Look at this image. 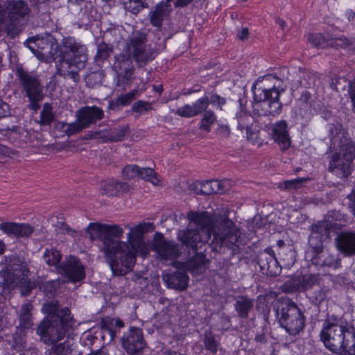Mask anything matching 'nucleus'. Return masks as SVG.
<instances>
[{
	"label": "nucleus",
	"mask_w": 355,
	"mask_h": 355,
	"mask_svg": "<svg viewBox=\"0 0 355 355\" xmlns=\"http://www.w3.org/2000/svg\"><path fill=\"white\" fill-rule=\"evenodd\" d=\"M16 76L26 97L35 98L37 96H44V87L37 75L28 72L23 68H17Z\"/></svg>",
	"instance_id": "nucleus-13"
},
{
	"label": "nucleus",
	"mask_w": 355,
	"mask_h": 355,
	"mask_svg": "<svg viewBox=\"0 0 355 355\" xmlns=\"http://www.w3.org/2000/svg\"><path fill=\"white\" fill-rule=\"evenodd\" d=\"M103 78V73L100 71H92L85 78L86 85L89 87H94L101 84Z\"/></svg>",
	"instance_id": "nucleus-45"
},
{
	"label": "nucleus",
	"mask_w": 355,
	"mask_h": 355,
	"mask_svg": "<svg viewBox=\"0 0 355 355\" xmlns=\"http://www.w3.org/2000/svg\"><path fill=\"white\" fill-rule=\"evenodd\" d=\"M24 44L40 59L46 62L55 60L59 45L55 37L50 33H42L28 38Z\"/></svg>",
	"instance_id": "nucleus-9"
},
{
	"label": "nucleus",
	"mask_w": 355,
	"mask_h": 355,
	"mask_svg": "<svg viewBox=\"0 0 355 355\" xmlns=\"http://www.w3.org/2000/svg\"><path fill=\"white\" fill-rule=\"evenodd\" d=\"M131 103L128 96L125 94H121L117 98L109 101L108 109L116 110L120 109L121 107L126 106Z\"/></svg>",
	"instance_id": "nucleus-48"
},
{
	"label": "nucleus",
	"mask_w": 355,
	"mask_h": 355,
	"mask_svg": "<svg viewBox=\"0 0 355 355\" xmlns=\"http://www.w3.org/2000/svg\"><path fill=\"white\" fill-rule=\"evenodd\" d=\"M339 131L340 128H338L337 125L334 124L329 125V137H331V139L338 135Z\"/></svg>",
	"instance_id": "nucleus-63"
},
{
	"label": "nucleus",
	"mask_w": 355,
	"mask_h": 355,
	"mask_svg": "<svg viewBox=\"0 0 355 355\" xmlns=\"http://www.w3.org/2000/svg\"><path fill=\"white\" fill-rule=\"evenodd\" d=\"M146 33L135 31L128 38L123 52L114 56L112 69L116 73L117 87L125 90L131 85L135 70L132 60L139 68H143L154 60L159 54L155 47L146 44Z\"/></svg>",
	"instance_id": "nucleus-3"
},
{
	"label": "nucleus",
	"mask_w": 355,
	"mask_h": 355,
	"mask_svg": "<svg viewBox=\"0 0 355 355\" xmlns=\"http://www.w3.org/2000/svg\"><path fill=\"white\" fill-rule=\"evenodd\" d=\"M337 250L346 257L355 254V232L352 231H342L335 239Z\"/></svg>",
	"instance_id": "nucleus-24"
},
{
	"label": "nucleus",
	"mask_w": 355,
	"mask_h": 355,
	"mask_svg": "<svg viewBox=\"0 0 355 355\" xmlns=\"http://www.w3.org/2000/svg\"><path fill=\"white\" fill-rule=\"evenodd\" d=\"M121 344L127 354L141 355L146 347L142 329L138 327H130L121 337Z\"/></svg>",
	"instance_id": "nucleus-16"
},
{
	"label": "nucleus",
	"mask_w": 355,
	"mask_h": 355,
	"mask_svg": "<svg viewBox=\"0 0 355 355\" xmlns=\"http://www.w3.org/2000/svg\"><path fill=\"white\" fill-rule=\"evenodd\" d=\"M202 112L203 114L199 123V128L209 132L211 130V127L216 121V115L211 110L206 109Z\"/></svg>",
	"instance_id": "nucleus-37"
},
{
	"label": "nucleus",
	"mask_w": 355,
	"mask_h": 355,
	"mask_svg": "<svg viewBox=\"0 0 355 355\" xmlns=\"http://www.w3.org/2000/svg\"><path fill=\"white\" fill-rule=\"evenodd\" d=\"M62 49V58L59 60H67L77 63L79 67H85L87 61V46L73 37H64L61 42Z\"/></svg>",
	"instance_id": "nucleus-10"
},
{
	"label": "nucleus",
	"mask_w": 355,
	"mask_h": 355,
	"mask_svg": "<svg viewBox=\"0 0 355 355\" xmlns=\"http://www.w3.org/2000/svg\"><path fill=\"white\" fill-rule=\"evenodd\" d=\"M205 349L213 354H216L220 345L216 340L215 334L210 330H206L202 338Z\"/></svg>",
	"instance_id": "nucleus-36"
},
{
	"label": "nucleus",
	"mask_w": 355,
	"mask_h": 355,
	"mask_svg": "<svg viewBox=\"0 0 355 355\" xmlns=\"http://www.w3.org/2000/svg\"><path fill=\"white\" fill-rule=\"evenodd\" d=\"M308 40L310 44L316 48L324 49L327 46L335 44L336 46H339L341 47L348 46L349 45L355 46L354 43H351L349 40L345 37H340L335 40V42L332 40H329L326 39L322 34L320 33H311L308 35Z\"/></svg>",
	"instance_id": "nucleus-28"
},
{
	"label": "nucleus",
	"mask_w": 355,
	"mask_h": 355,
	"mask_svg": "<svg viewBox=\"0 0 355 355\" xmlns=\"http://www.w3.org/2000/svg\"><path fill=\"white\" fill-rule=\"evenodd\" d=\"M305 258L316 266L327 267L334 270L341 267V260L338 255L332 254L328 250H324V246L317 249L307 250Z\"/></svg>",
	"instance_id": "nucleus-17"
},
{
	"label": "nucleus",
	"mask_w": 355,
	"mask_h": 355,
	"mask_svg": "<svg viewBox=\"0 0 355 355\" xmlns=\"http://www.w3.org/2000/svg\"><path fill=\"white\" fill-rule=\"evenodd\" d=\"M153 110L152 103L144 101L139 100L133 103L132 110L140 115L145 114Z\"/></svg>",
	"instance_id": "nucleus-49"
},
{
	"label": "nucleus",
	"mask_w": 355,
	"mask_h": 355,
	"mask_svg": "<svg viewBox=\"0 0 355 355\" xmlns=\"http://www.w3.org/2000/svg\"><path fill=\"white\" fill-rule=\"evenodd\" d=\"M116 187L117 189V196L128 193L130 191V186L126 182H122L116 180Z\"/></svg>",
	"instance_id": "nucleus-59"
},
{
	"label": "nucleus",
	"mask_w": 355,
	"mask_h": 355,
	"mask_svg": "<svg viewBox=\"0 0 355 355\" xmlns=\"http://www.w3.org/2000/svg\"><path fill=\"white\" fill-rule=\"evenodd\" d=\"M110 141L117 142L122 141L129 131V125L128 124L119 125L114 128H110Z\"/></svg>",
	"instance_id": "nucleus-40"
},
{
	"label": "nucleus",
	"mask_w": 355,
	"mask_h": 355,
	"mask_svg": "<svg viewBox=\"0 0 355 355\" xmlns=\"http://www.w3.org/2000/svg\"><path fill=\"white\" fill-rule=\"evenodd\" d=\"M44 96H37V98H28L30 102L29 107L32 110H37L40 108V105L38 104L39 102L42 101Z\"/></svg>",
	"instance_id": "nucleus-61"
},
{
	"label": "nucleus",
	"mask_w": 355,
	"mask_h": 355,
	"mask_svg": "<svg viewBox=\"0 0 355 355\" xmlns=\"http://www.w3.org/2000/svg\"><path fill=\"white\" fill-rule=\"evenodd\" d=\"M238 119V128L241 130L250 129L251 116L246 113L240 112L236 114Z\"/></svg>",
	"instance_id": "nucleus-52"
},
{
	"label": "nucleus",
	"mask_w": 355,
	"mask_h": 355,
	"mask_svg": "<svg viewBox=\"0 0 355 355\" xmlns=\"http://www.w3.org/2000/svg\"><path fill=\"white\" fill-rule=\"evenodd\" d=\"M307 180H309L308 178H296L294 180H286L284 181L282 184H281L280 187H282V185H284V189H297L302 186L303 182H305Z\"/></svg>",
	"instance_id": "nucleus-55"
},
{
	"label": "nucleus",
	"mask_w": 355,
	"mask_h": 355,
	"mask_svg": "<svg viewBox=\"0 0 355 355\" xmlns=\"http://www.w3.org/2000/svg\"><path fill=\"white\" fill-rule=\"evenodd\" d=\"M47 315L38 324L36 333L44 344H53L64 339L74 324L69 308L60 309L58 303L43 306Z\"/></svg>",
	"instance_id": "nucleus-5"
},
{
	"label": "nucleus",
	"mask_w": 355,
	"mask_h": 355,
	"mask_svg": "<svg viewBox=\"0 0 355 355\" xmlns=\"http://www.w3.org/2000/svg\"><path fill=\"white\" fill-rule=\"evenodd\" d=\"M347 198L349 200V207L355 216V191H352L349 194H348Z\"/></svg>",
	"instance_id": "nucleus-62"
},
{
	"label": "nucleus",
	"mask_w": 355,
	"mask_h": 355,
	"mask_svg": "<svg viewBox=\"0 0 355 355\" xmlns=\"http://www.w3.org/2000/svg\"><path fill=\"white\" fill-rule=\"evenodd\" d=\"M298 103L302 109H304L306 112L311 111V95L307 91H304L300 98L298 100Z\"/></svg>",
	"instance_id": "nucleus-54"
},
{
	"label": "nucleus",
	"mask_w": 355,
	"mask_h": 355,
	"mask_svg": "<svg viewBox=\"0 0 355 355\" xmlns=\"http://www.w3.org/2000/svg\"><path fill=\"white\" fill-rule=\"evenodd\" d=\"M350 96L353 105V111L355 113V82L350 85Z\"/></svg>",
	"instance_id": "nucleus-64"
},
{
	"label": "nucleus",
	"mask_w": 355,
	"mask_h": 355,
	"mask_svg": "<svg viewBox=\"0 0 355 355\" xmlns=\"http://www.w3.org/2000/svg\"><path fill=\"white\" fill-rule=\"evenodd\" d=\"M276 315L281 327L291 336H296L305 327L306 317L304 311L291 300L279 303L276 309Z\"/></svg>",
	"instance_id": "nucleus-6"
},
{
	"label": "nucleus",
	"mask_w": 355,
	"mask_h": 355,
	"mask_svg": "<svg viewBox=\"0 0 355 355\" xmlns=\"http://www.w3.org/2000/svg\"><path fill=\"white\" fill-rule=\"evenodd\" d=\"M10 114L9 105L0 100V119L8 116Z\"/></svg>",
	"instance_id": "nucleus-60"
},
{
	"label": "nucleus",
	"mask_w": 355,
	"mask_h": 355,
	"mask_svg": "<svg viewBox=\"0 0 355 355\" xmlns=\"http://www.w3.org/2000/svg\"><path fill=\"white\" fill-rule=\"evenodd\" d=\"M102 193L109 196H117V189L116 187V180H110L105 182L101 188Z\"/></svg>",
	"instance_id": "nucleus-53"
},
{
	"label": "nucleus",
	"mask_w": 355,
	"mask_h": 355,
	"mask_svg": "<svg viewBox=\"0 0 355 355\" xmlns=\"http://www.w3.org/2000/svg\"><path fill=\"white\" fill-rule=\"evenodd\" d=\"M139 177L150 182L153 185L159 184V180L157 178L156 173L151 168H139Z\"/></svg>",
	"instance_id": "nucleus-46"
},
{
	"label": "nucleus",
	"mask_w": 355,
	"mask_h": 355,
	"mask_svg": "<svg viewBox=\"0 0 355 355\" xmlns=\"http://www.w3.org/2000/svg\"><path fill=\"white\" fill-rule=\"evenodd\" d=\"M71 352L69 345L65 343L53 345L46 351L45 355H68Z\"/></svg>",
	"instance_id": "nucleus-47"
},
{
	"label": "nucleus",
	"mask_w": 355,
	"mask_h": 355,
	"mask_svg": "<svg viewBox=\"0 0 355 355\" xmlns=\"http://www.w3.org/2000/svg\"><path fill=\"white\" fill-rule=\"evenodd\" d=\"M331 290L327 286L320 287L319 289L315 290L310 296L311 302L313 304L319 306L321 303L327 300Z\"/></svg>",
	"instance_id": "nucleus-38"
},
{
	"label": "nucleus",
	"mask_w": 355,
	"mask_h": 355,
	"mask_svg": "<svg viewBox=\"0 0 355 355\" xmlns=\"http://www.w3.org/2000/svg\"><path fill=\"white\" fill-rule=\"evenodd\" d=\"M234 307L239 318L248 319L254 308L253 300L246 295H239L235 299Z\"/></svg>",
	"instance_id": "nucleus-30"
},
{
	"label": "nucleus",
	"mask_w": 355,
	"mask_h": 355,
	"mask_svg": "<svg viewBox=\"0 0 355 355\" xmlns=\"http://www.w3.org/2000/svg\"><path fill=\"white\" fill-rule=\"evenodd\" d=\"M162 279L168 288L184 291L187 288L189 277L182 271H174L163 274Z\"/></svg>",
	"instance_id": "nucleus-27"
},
{
	"label": "nucleus",
	"mask_w": 355,
	"mask_h": 355,
	"mask_svg": "<svg viewBox=\"0 0 355 355\" xmlns=\"http://www.w3.org/2000/svg\"><path fill=\"white\" fill-rule=\"evenodd\" d=\"M124 178L130 180L139 177V167L135 164L126 165L122 170Z\"/></svg>",
	"instance_id": "nucleus-51"
},
{
	"label": "nucleus",
	"mask_w": 355,
	"mask_h": 355,
	"mask_svg": "<svg viewBox=\"0 0 355 355\" xmlns=\"http://www.w3.org/2000/svg\"><path fill=\"white\" fill-rule=\"evenodd\" d=\"M101 332L99 335L101 338L107 343H110L116 337L119 330L124 327V322L120 318L106 317L102 318L101 322Z\"/></svg>",
	"instance_id": "nucleus-21"
},
{
	"label": "nucleus",
	"mask_w": 355,
	"mask_h": 355,
	"mask_svg": "<svg viewBox=\"0 0 355 355\" xmlns=\"http://www.w3.org/2000/svg\"><path fill=\"white\" fill-rule=\"evenodd\" d=\"M113 51V46L111 44L101 41L97 44V52L94 56L95 62L101 65L108 59Z\"/></svg>",
	"instance_id": "nucleus-33"
},
{
	"label": "nucleus",
	"mask_w": 355,
	"mask_h": 355,
	"mask_svg": "<svg viewBox=\"0 0 355 355\" xmlns=\"http://www.w3.org/2000/svg\"><path fill=\"white\" fill-rule=\"evenodd\" d=\"M96 11L92 8L89 9L87 6L82 8L79 17V25L82 26H89L95 21Z\"/></svg>",
	"instance_id": "nucleus-39"
},
{
	"label": "nucleus",
	"mask_w": 355,
	"mask_h": 355,
	"mask_svg": "<svg viewBox=\"0 0 355 355\" xmlns=\"http://www.w3.org/2000/svg\"><path fill=\"white\" fill-rule=\"evenodd\" d=\"M226 103V99L220 96L213 94L208 97L204 96L198 99L192 105L186 104L182 107H179L175 112V114L184 118H191L196 116L207 109L209 104L213 105H217L220 110H222V106Z\"/></svg>",
	"instance_id": "nucleus-12"
},
{
	"label": "nucleus",
	"mask_w": 355,
	"mask_h": 355,
	"mask_svg": "<svg viewBox=\"0 0 355 355\" xmlns=\"http://www.w3.org/2000/svg\"><path fill=\"white\" fill-rule=\"evenodd\" d=\"M57 272L73 284L85 278V267L80 259L73 256L67 257L56 268Z\"/></svg>",
	"instance_id": "nucleus-15"
},
{
	"label": "nucleus",
	"mask_w": 355,
	"mask_h": 355,
	"mask_svg": "<svg viewBox=\"0 0 355 355\" xmlns=\"http://www.w3.org/2000/svg\"><path fill=\"white\" fill-rule=\"evenodd\" d=\"M340 350H338V355H355V331L349 330L347 331L344 339V343Z\"/></svg>",
	"instance_id": "nucleus-32"
},
{
	"label": "nucleus",
	"mask_w": 355,
	"mask_h": 355,
	"mask_svg": "<svg viewBox=\"0 0 355 355\" xmlns=\"http://www.w3.org/2000/svg\"><path fill=\"white\" fill-rule=\"evenodd\" d=\"M151 3L152 0H128V2H125V5L132 13L136 14L144 8L148 7Z\"/></svg>",
	"instance_id": "nucleus-43"
},
{
	"label": "nucleus",
	"mask_w": 355,
	"mask_h": 355,
	"mask_svg": "<svg viewBox=\"0 0 355 355\" xmlns=\"http://www.w3.org/2000/svg\"><path fill=\"white\" fill-rule=\"evenodd\" d=\"M33 305L28 302L21 305L20 309L19 323L23 329H29L33 325L31 310Z\"/></svg>",
	"instance_id": "nucleus-35"
},
{
	"label": "nucleus",
	"mask_w": 355,
	"mask_h": 355,
	"mask_svg": "<svg viewBox=\"0 0 355 355\" xmlns=\"http://www.w3.org/2000/svg\"><path fill=\"white\" fill-rule=\"evenodd\" d=\"M75 116L85 129L101 120L104 116V112L101 108L95 105L85 106L78 110Z\"/></svg>",
	"instance_id": "nucleus-22"
},
{
	"label": "nucleus",
	"mask_w": 355,
	"mask_h": 355,
	"mask_svg": "<svg viewBox=\"0 0 355 355\" xmlns=\"http://www.w3.org/2000/svg\"><path fill=\"white\" fill-rule=\"evenodd\" d=\"M54 119L55 116L51 105L49 103L44 104L43 109L40 112V124L42 125H51Z\"/></svg>",
	"instance_id": "nucleus-42"
},
{
	"label": "nucleus",
	"mask_w": 355,
	"mask_h": 355,
	"mask_svg": "<svg viewBox=\"0 0 355 355\" xmlns=\"http://www.w3.org/2000/svg\"><path fill=\"white\" fill-rule=\"evenodd\" d=\"M322 280L320 273H305L296 275L282 285V291L287 293L305 292L315 286H320Z\"/></svg>",
	"instance_id": "nucleus-14"
},
{
	"label": "nucleus",
	"mask_w": 355,
	"mask_h": 355,
	"mask_svg": "<svg viewBox=\"0 0 355 355\" xmlns=\"http://www.w3.org/2000/svg\"><path fill=\"white\" fill-rule=\"evenodd\" d=\"M189 225L187 230L180 231L178 239L187 248H191L194 254L185 263L186 268L192 275L203 273L209 263L206 254L197 252L202 243H207L213 233V243L216 248L226 247L232 251V254H239L245 244V239L241 236L239 228L233 221L224 218L218 221L212 228L209 226V220L205 212L189 211L187 214Z\"/></svg>",
	"instance_id": "nucleus-1"
},
{
	"label": "nucleus",
	"mask_w": 355,
	"mask_h": 355,
	"mask_svg": "<svg viewBox=\"0 0 355 355\" xmlns=\"http://www.w3.org/2000/svg\"><path fill=\"white\" fill-rule=\"evenodd\" d=\"M110 128L95 132L94 133V137L95 139H102L106 141H110Z\"/></svg>",
	"instance_id": "nucleus-58"
},
{
	"label": "nucleus",
	"mask_w": 355,
	"mask_h": 355,
	"mask_svg": "<svg viewBox=\"0 0 355 355\" xmlns=\"http://www.w3.org/2000/svg\"><path fill=\"white\" fill-rule=\"evenodd\" d=\"M17 286L21 288V295H28L31 291L35 287L34 282H31L28 278L26 279L25 282L19 283Z\"/></svg>",
	"instance_id": "nucleus-56"
},
{
	"label": "nucleus",
	"mask_w": 355,
	"mask_h": 355,
	"mask_svg": "<svg viewBox=\"0 0 355 355\" xmlns=\"http://www.w3.org/2000/svg\"><path fill=\"white\" fill-rule=\"evenodd\" d=\"M330 220L318 221L311 226V234L309 238L308 250H313L323 247V243L329 239L333 229Z\"/></svg>",
	"instance_id": "nucleus-18"
},
{
	"label": "nucleus",
	"mask_w": 355,
	"mask_h": 355,
	"mask_svg": "<svg viewBox=\"0 0 355 355\" xmlns=\"http://www.w3.org/2000/svg\"><path fill=\"white\" fill-rule=\"evenodd\" d=\"M286 89L283 80L273 75L259 78L252 87L253 112L259 116H277L282 110L279 96Z\"/></svg>",
	"instance_id": "nucleus-4"
},
{
	"label": "nucleus",
	"mask_w": 355,
	"mask_h": 355,
	"mask_svg": "<svg viewBox=\"0 0 355 355\" xmlns=\"http://www.w3.org/2000/svg\"><path fill=\"white\" fill-rule=\"evenodd\" d=\"M196 193L200 195H211L213 193H223V184L217 180L198 182L196 184Z\"/></svg>",
	"instance_id": "nucleus-31"
},
{
	"label": "nucleus",
	"mask_w": 355,
	"mask_h": 355,
	"mask_svg": "<svg viewBox=\"0 0 355 355\" xmlns=\"http://www.w3.org/2000/svg\"><path fill=\"white\" fill-rule=\"evenodd\" d=\"M349 329L341 319L333 315L329 317L323 322L320 333V340L325 347L334 354L343 348L344 339Z\"/></svg>",
	"instance_id": "nucleus-8"
},
{
	"label": "nucleus",
	"mask_w": 355,
	"mask_h": 355,
	"mask_svg": "<svg viewBox=\"0 0 355 355\" xmlns=\"http://www.w3.org/2000/svg\"><path fill=\"white\" fill-rule=\"evenodd\" d=\"M6 267L0 272L3 282H0L3 291L15 288L19 283L25 282L30 270L28 263L22 257L12 256L6 257Z\"/></svg>",
	"instance_id": "nucleus-7"
},
{
	"label": "nucleus",
	"mask_w": 355,
	"mask_h": 355,
	"mask_svg": "<svg viewBox=\"0 0 355 355\" xmlns=\"http://www.w3.org/2000/svg\"><path fill=\"white\" fill-rule=\"evenodd\" d=\"M61 254L57 250L53 248L46 249L44 254V261L49 266H57L61 263Z\"/></svg>",
	"instance_id": "nucleus-41"
},
{
	"label": "nucleus",
	"mask_w": 355,
	"mask_h": 355,
	"mask_svg": "<svg viewBox=\"0 0 355 355\" xmlns=\"http://www.w3.org/2000/svg\"><path fill=\"white\" fill-rule=\"evenodd\" d=\"M325 219L330 220V223L334 225V230L340 229L349 222V218L347 215L340 211L336 210L329 211Z\"/></svg>",
	"instance_id": "nucleus-34"
},
{
	"label": "nucleus",
	"mask_w": 355,
	"mask_h": 355,
	"mask_svg": "<svg viewBox=\"0 0 355 355\" xmlns=\"http://www.w3.org/2000/svg\"><path fill=\"white\" fill-rule=\"evenodd\" d=\"M62 128L63 129L64 132L69 137L77 134L85 129L82 123L77 118L76 120L73 123H63L62 125Z\"/></svg>",
	"instance_id": "nucleus-44"
},
{
	"label": "nucleus",
	"mask_w": 355,
	"mask_h": 355,
	"mask_svg": "<svg viewBox=\"0 0 355 355\" xmlns=\"http://www.w3.org/2000/svg\"><path fill=\"white\" fill-rule=\"evenodd\" d=\"M151 226H153V224L149 223H144L143 224H139L131 229V231H130L129 235L130 236V234H132L135 235L140 236L148 230V227H151Z\"/></svg>",
	"instance_id": "nucleus-57"
},
{
	"label": "nucleus",
	"mask_w": 355,
	"mask_h": 355,
	"mask_svg": "<svg viewBox=\"0 0 355 355\" xmlns=\"http://www.w3.org/2000/svg\"><path fill=\"white\" fill-rule=\"evenodd\" d=\"M257 263L260 272L266 275L277 277L282 272V267L277 261L274 250L268 247L257 256Z\"/></svg>",
	"instance_id": "nucleus-19"
},
{
	"label": "nucleus",
	"mask_w": 355,
	"mask_h": 355,
	"mask_svg": "<svg viewBox=\"0 0 355 355\" xmlns=\"http://www.w3.org/2000/svg\"><path fill=\"white\" fill-rule=\"evenodd\" d=\"M97 334L98 332H96L94 334L92 331L85 332L80 338L81 344L91 348L93 352L92 346L99 341Z\"/></svg>",
	"instance_id": "nucleus-50"
},
{
	"label": "nucleus",
	"mask_w": 355,
	"mask_h": 355,
	"mask_svg": "<svg viewBox=\"0 0 355 355\" xmlns=\"http://www.w3.org/2000/svg\"><path fill=\"white\" fill-rule=\"evenodd\" d=\"M355 156L353 144L342 146L338 155H334L329 164L328 170L339 178H345L351 174V164Z\"/></svg>",
	"instance_id": "nucleus-11"
},
{
	"label": "nucleus",
	"mask_w": 355,
	"mask_h": 355,
	"mask_svg": "<svg viewBox=\"0 0 355 355\" xmlns=\"http://www.w3.org/2000/svg\"><path fill=\"white\" fill-rule=\"evenodd\" d=\"M271 134L282 150H287L290 147L291 139L286 121L282 120L276 122L272 125Z\"/></svg>",
	"instance_id": "nucleus-26"
},
{
	"label": "nucleus",
	"mask_w": 355,
	"mask_h": 355,
	"mask_svg": "<svg viewBox=\"0 0 355 355\" xmlns=\"http://www.w3.org/2000/svg\"><path fill=\"white\" fill-rule=\"evenodd\" d=\"M155 251L162 260L173 261L180 254V250L173 241H167L162 234L157 232L155 235L153 243Z\"/></svg>",
	"instance_id": "nucleus-20"
},
{
	"label": "nucleus",
	"mask_w": 355,
	"mask_h": 355,
	"mask_svg": "<svg viewBox=\"0 0 355 355\" xmlns=\"http://www.w3.org/2000/svg\"><path fill=\"white\" fill-rule=\"evenodd\" d=\"M84 67H79L77 63L68 62L67 60H58L56 64L55 74L62 77L66 80H71L74 86L80 82V70Z\"/></svg>",
	"instance_id": "nucleus-23"
},
{
	"label": "nucleus",
	"mask_w": 355,
	"mask_h": 355,
	"mask_svg": "<svg viewBox=\"0 0 355 355\" xmlns=\"http://www.w3.org/2000/svg\"><path fill=\"white\" fill-rule=\"evenodd\" d=\"M0 230L8 236L15 237H28L31 236L34 227L28 223L5 222L0 224Z\"/></svg>",
	"instance_id": "nucleus-25"
},
{
	"label": "nucleus",
	"mask_w": 355,
	"mask_h": 355,
	"mask_svg": "<svg viewBox=\"0 0 355 355\" xmlns=\"http://www.w3.org/2000/svg\"><path fill=\"white\" fill-rule=\"evenodd\" d=\"M87 233L92 241L103 242L107 262L114 275H125L132 270L136 256L125 242L120 241L123 230L117 225L90 223Z\"/></svg>",
	"instance_id": "nucleus-2"
},
{
	"label": "nucleus",
	"mask_w": 355,
	"mask_h": 355,
	"mask_svg": "<svg viewBox=\"0 0 355 355\" xmlns=\"http://www.w3.org/2000/svg\"><path fill=\"white\" fill-rule=\"evenodd\" d=\"M171 6L166 0H163L156 6L155 10L150 12L151 24L157 28V33L160 32L159 28L162 26L164 18L171 11Z\"/></svg>",
	"instance_id": "nucleus-29"
}]
</instances>
